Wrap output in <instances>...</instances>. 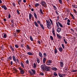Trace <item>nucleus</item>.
<instances>
[{
    "mask_svg": "<svg viewBox=\"0 0 77 77\" xmlns=\"http://www.w3.org/2000/svg\"><path fill=\"white\" fill-rule=\"evenodd\" d=\"M12 57H13V60H14V62H16L17 60H16V57H15V56L14 55Z\"/></svg>",
    "mask_w": 77,
    "mask_h": 77,
    "instance_id": "ddd939ff",
    "label": "nucleus"
},
{
    "mask_svg": "<svg viewBox=\"0 0 77 77\" xmlns=\"http://www.w3.org/2000/svg\"><path fill=\"white\" fill-rule=\"evenodd\" d=\"M45 62H46V58H44L43 59V63H45Z\"/></svg>",
    "mask_w": 77,
    "mask_h": 77,
    "instance_id": "2f4dec72",
    "label": "nucleus"
},
{
    "mask_svg": "<svg viewBox=\"0 0 77 77\" xmlns=\"http://www.w3.org/2000/svg\"><path fill=\"white\" fill-rule=\"evenodd\" d=\"M58 23L61 27H63V25L59 22H58Z\"/></svg>",
    "mask_w": 77,
    "mask_h": 77,
    "instance_id": "aec40b11",
    "label": "nucleus"
},
{
    "mask_svg": "<svg viewBox=\"0 0 77 77\" xmlns=\"http://www.w3.org/2000/svg\"><path fill=\"white\" fill-rule=\"evenodd\" d=\"M19 69L20 70V72L21 74H23L24 73V70L23 69V68L21 67H20L19 68Z\"/></svg>",
    "mask_w": 77,
    "mask_h": 77,
    "instance_id": "7ed1b4c3",
    "label": "nucleus"
},
{
    "mask_svg": "<svg viewBox=\"0 0 77 77\" xmlns=\"http://www.w3.org/2000/svg\"><path fill=\"white\" fill-rule=\"evenodd\" d=\"M64 41L66 44H67L68 43V42H67L66 41V40L65 39H64Z\"/></svg>",
    "mask_w": 77,
    "mask_h": 77,
    "instance_id": "58836bf2",
    "label": "nucleus"
},
{
    "mask_svg": "<svg viewBox=\"0 0 77 77\" xmlns=\"http://www.w3.org/2000/svg\"><path fill=\"white\" fill-rule=\"evenodd\" d=\"M67 24L68 26H70V22H67Z\"/></svg>",
    "mask_w": 77,
    "mask_h": 77,
    "instance_id": "5fc2aeb1",
    "label": "nucleus"
},
{
    "mask_svg": "<svg viewBox=\"0 0 77 77\" xmlns=\"http://www.w3.org/2000/svg\"><path fill=\"white\" fill-rule=\"evenodd\" d=\"M62 46L63 49H65V46H64V45L63 44H62Z\"/></svg>",
    "mask_w": 77,
    "mask_h": 77,
    "instance_id": "a18cd8bd",
    "label": "nucleus"
},
{
    "mask_svg": "<svg viewBox=\"0 0 77 77\" xmlns=\"http://www.w3.org/2000/svg\"><path fill=\"white\" fill-rule=\"evenodd\" d=\"M10 64L12 65L13 64V62L12 61H11Z\"/></svg>",
    "mask_w": 77,
    "mask_h": 77,
    "instance_id": "69168bd1",
    "label": "nucleus"
},
{
    "mask_svg": "<svg viewBox=\"0 0 77 77\" xmlns=\"http://www.w3.org/2000/svg\"><path fill=\"white\" fill-rule=\"evenodd\" d=\"M20 47L21 48H23V47H24V45L23 44H21L20 45Z\"/></svg>",
    "mask_w": 77,
    "mask_h": 77,
    "instance_id": "3c124183",
    "label": "nucleus"
},
{
    "mask_svg": "<svg viewBox=\"0 0 77 77\" xmlns=\"http://www.w3.org/2000/svg\"><path fill=\"white\" fill-rule=\"evenodd\" d=\"M34 24L35 26H36V27H38V24L37 22H36L35 21L34 22Z\"/></svg>",
    "mask_w": 77,
    "mask_h": 77,
    "instance_id": "412c9836",
    "label": "nucleus"
},
{
    "mask_svg": "<svg viewBox=\"0 0 77 77\" xmlns=\"http://www.w3.org/2000/svg\"><path fill=\"white\" fill-rule=\"evenodd\" d=\"M37 42L38 43V44H41V42H40V41H39V40H38L37 41Z\"/></svg>",
    "mask_w": 77,
    "mask_h": 77,
    "instance_id": "de8ad7c7",
    "label": "nucleus"
},
{
    "mask_svg": "<svg viewBox=\"0 0 77 77\" xmlns=\"http://www.w3.org/2000/svg\"><path fill=\"white\" fill-rule=\"evenodd\" d=\"M67 22H68V23H70L71 22V20H70L68 19L67 20Z\"/></svg>",
    "mask_w": 77,
    "mask_h": 77,
    "instance_id": "13d9d810",
    "label": "nucleus"
},
{
    "mask_svg": "<svg viewBox=\"0 0 77 77\" xmlns=\"http://www.w3.org/2000/svg\"><path fill=\"white\" fill-rule=\"evenodd\" d=\"M72 17V18L73 20H75V17H74V15Z\"/></svg>",
    "mask_w": 77,
    "mask_h": 77,
    "instance_id": "680f3d73",
    "label": "nucleus"
},
{
    "mask_svg": "<svg viewBox=\"0 0 77 77\" xmlns=\"http://www.w3.org/2000/svg\"><path fill=\"white\" fill-rule=\"evenodd\" d=\"M52 33L54 36H56V34L55 33V30L54 29V28L52 29Z\"/></svg>",
    "mask_w": 77,
    "mask_h": 77,
    "instance_id": "0eeeda50",
    "label": "nucleus"
},
{
    "mask_svg": "<svg viewBox=\"0 0 77 77\" xmlns=\"http://www.w3.org/2000/svg\"><path fill=\"white\" fill-rule=\"evenodd\" d=\"M40 12L41 14L42 15H43L44 14V13H43V11H42V10L41 9H40Z\"/></svg>",
    "mask_w": 77,
    "mask_h": 77,
    "instance_id": "5701e85b",
    "label": "nucleus"
},
{
    "mask_svg": "<svg viewBox=\"0 0 77 77\" xmlns=\"http://www.w3.org/2000/svg\"><path fill=\"white\" fill-rule=\"evenodd\" d=\"M37 23H38V24H41V21L39 20H38L37 21Z\"/></svg>",
    "mask_w": 77,
    "mask_h": 77,
    "instance_id": "49530a36",
    "label": "nucleus"
},
{
    "mask_svg": "<svg viewBox=\"0 0 77 77\" xmlns=\"http://www.w3.org/2000/svg\"><path fill=\"white\" fill-rule=\"evenodd\" d=\"M32 18H33V15L32 14L29 13V20H30V19Z\"/></svg>",
    "mask_w": 77,
    "mask_h": 77,
    "instance_id": "423d86ee",
    "label": "nucleus"
},
{
    "mask_svg": "<svg viewBox=\"0 0 77 77\" xmlns=\"http://www.w3.org/2000/svg\"><path fill=\"white\" fill-rule=\"evenodd\" d=\"M11 23H12V24H14V20H11Z\"/></svg>",
    "mask_w": 77,
    "mask_h": 77,
    "instance_id": "4d7b16f0",
    "label": "nucleus"
},
{
    "mask_svg": "<svg viewBox=\"0 0 77 77\" xmlns=\"http://www.w3.org/2000/svg\"><path fill=\"white\" fill-rule=\"evenodd\" d=\"M41 3L42 5L43 6H44V7H45L46 6H47V4H46V3L43 1H41Z\"/></svg>",
    "mask_w": 77,
    "mask_h": 77,
    "instance_id": "f03ea898",
    "label": "nucleus"
},
{
    "mask_svg": "<svg viewBox=\"0 0 77 77\" xmlns=\"http://www.w3.org/2000/svg\"><path fill=\"white\" fill-rule=\"evenodd\" d=\"M57 36L58 39H61L62 38V36L61 35H59V34H57Z\"/></svg>",
    "mask_w": 77,
    "mask_h": 77,
    "instance_id": "6e6552de",
    "label": "nucleus"
},
{
    "mask_svg": "<svg viewBox=\"0 0 77 77\" xmlns=\"http://www.w3.org/2000/svg\"><path fill=\"white\" fill-rule=\"evenodd\" d=\"M23 2H24V3H26V0H23Z\"/></svg>",
    "mask_w": 77,
    "mask_h": 77,
    "instance_id": "338daca9",
    "label": "nucleus"
},
{
    "mask_svg": "<svg viewBox=\"0 0 77 77\" xmlns=\"http://www.w3.org/2000/svg\"><path fill=\"white\" fill-rule=\"evenodd\" d=\"M54 75L55 76H57V74L56 72L54 73Z\"/></svg>",
    "mask_w": 77,
    "mask_h": 77,
    "instance_id": "37998d69",
    "label": "nucleus"
},
{
    "mask_svg": "<svg viewBox=\"0 0 77 77\" xmlns=\"http://www.w3.org/2000/svg\"><path fill=\"white\" fill-rule=\"evenodd\" d=\"M26 63L28 64L29 63V60H26Z\"/></svg>",
    "mask_w": 77,
    "mask_h": 77,
    "instance_id": "0e129e2a",
    "label": "nucleus"
},
{
    "mask_svg": "<svg viewBox=\"0 0 77 77\" xmlns=\"http://www.w3.org/2000/svg\"><path fill=\"white\" fill-rule=\"evenodd\" d=\"M47 63H51V60H49L47 62Z\"/></svg>",
    "mask_w": 77,
    "mask_h": 77,
    "instance_id": "79ce46f5",
    "label": "nucleus"
},
{
    "mask_svg": "<svg viewBox=\"0 0 77 77\" xmlns=\"http://www.w3.org/2000/svg\"><path fill=\"white\" fill-rule=\"evenodd\" d=\"M35 8H38V6H39V5H40V4L39 3H36L35 5Z\"/></svg>",
    "mask_w": 77,
    "mask_h": 77,
    "instance_id": "9b49d317",
    "label": "nucleus"
},
{
    "mask_svg": "<svg viewBox=\"0 0 77 77\" xmlns=\"http://www.w3.org/2000/svg\"><path fill=\"white\" fill-rule=\"evenodd\" d=\"M12 5L13 6L15 7V4L14 3H13L12 4Z\"/></svg>",
    "mask_w": 77,
    "mask_h": 77,
    "instance_id": "bf43d9fd",
    "label": "nucleus"
},
{
    "mask_svg": "<svg viewBox=\"0 0 77 77\" xmlns=\"http://www.w3.org/2000/svg\"><path fill=\"white\" fill-rule=\"evenodd\" d=\"M70 15H71V16L72 17V16H73L74 15H73V14H72V13H70Z\"/></svg>",
    "mask_w": 77,
    "mask_h": 77,
    "instance_id": "052dcab7",
    "label": "nucleus"
},
{
    "mask_svg": "<svg viewBox=\"0 0 77 77\" xmlns=\"http://www.w3.org/2000/svg\"><path fill=\"white\" fill-rule=\"evenodd\" d=\"M73 11H74V12H75V14H76V13H77V11H76V10H75V9H74L73 10Z\"/></svg>",
    "mask_w": 77,
    "mask_h": 77,
    "instance_id": "603ef678",
    "label": "nucleus"
},
{
    "mask_svg": "<svg viewBox=\"0 0 77 77\" xmlns=\"http://www.w3.org/2000/svg\"><path fill=\"white\" fill-rule=\"evenodd\" d=\"M52 69L53 70H54V71H57V69L56 67H53Z\"/></svg>",
    "mask_w": 77,
    "mask_h": 77,
    "instance_id": "c85d7f7f",
    "label": "nucleus"
},
{
    "mask_svg": "<svg viewBox=\"0 0 77 77\" xmlns=\"http://www.w3.org/2000/svg\"><path fill=\"white\" fill-rule=\"evenodd\" d=\"M40 26L41 27H42V28L43 29V30L44 29V26L42 24L40 23Z\"/></svg>",
    "mask_w": 77,
    "mask_h": 77,
    "instance_id": "b1692460",
    "label": "nucleus"
},
{
    "mask_svg": "<svg viewBox=\"0 0 77 77\" xmlns=\"http://www.w3.org/2000/svg\"><path fill=\"white\" fill-rule=\"evenodd\" d=\"M62 76H65V74H62Z\"/></svg>",
    "mask_w": 77,
    "mask_h": 77,
    "instance_id": "774afa93",
    "label": "nucleus"
},
{
    "mask_svg": "<svg viewBox=\"0 0 77 77\" xmlns=\"http://www.w3.org/2000/svg\"><path fill=\"white\" fill-rule=\"evenodd\" d=\"M57 32L59 33L61 31V29L60 28H58L57 29Z\"/></svg>",
    "mask_w": 77,
    "mask_h": 77,
    "instance_id": "dca6fc26",
    "label": "nucleus"
},
{
    "mask_svg": "<svg viewBox=\"0 0 77 77\" xmlns=\"http://www.w3.org/2000/svg\"><path fill=\"white\" fill-rule=\"evenodd\" d=\"M49 20L51 22V23L52 24V25L53 26V21L51 20V19H49Z\"/></svg>",
    "mask_w": 77,
    "mask_h": 77,
    "instance_id": "e433bc0d",
    "label": "nucleus"
},
{
    "mask_svg": "<svg viewBox=\"0 0 77 77\" xmlns=\"http://www.w3.org/2000/svg\"><path fill=\"white\" fill-rule=\"evenodd\" d=\"M31 48H30V47L29 46V45H26V50H31Z\"/></svg>",
    "mask_w": 77,
    "mask_h": 77,
    "instance_id": "f8f14e48",
    "label": "nucleus"
},
{
    "mask_svg": "<svg viewBox=\"0 0 77 77\" xmlns=\"http://www.w3.org/2000/svg\"><path fill=\"white\" fill-rule=\"evenodd\" d=\"M15 47L16 48H19V46L17 45H15Z\"/></svg>",
    "mask_w": 77,
    "mask_h": 77,
    "instance_id": "a19ab883",
    "label": "nucleus"
},
{
    "mask_svg": "<svg viewBox=\"0 0 77 77\" xmlns=\"http://www.w3.org/2000/svg\"><path fill=\"white\" fill-rule=\"evenodd\" d=\"M52 6L53 7V8L55 10H57V8H56V7H55V6L53 5Z\"/></svg>",
    "mask_w": 77,
    "mask_h": 77,
    "instance_id": "c9c22d12",
    "label": "nucleus"
},
{
    "mask_svg": "<svg viewBox=\"0 0 77 77\" xmlns=\"http://www.w3.org/2000/svg\"><path fill=\"white\" fill-rule=\"evenodd\" d=\"M7 37V35L6 34H5L4 35V38H6Z\"/></svg>",
    "mask_w": 77,
    "mask_h": 77,
    "instance_id": "ea45409f",
    "label": "nucleus"
},
{
    "mask_svg": "<svg viewBox=\"0 0 77 77\" xmlns=\"http://www.w3.org/2000/svg\"><path fill=\"white\" fill-rule=\"evenodd\" d=\"M30 39L31 41H33V39L32 36H30Z\"/></svg>",
    "mask_w": 77,
    "mask_h": 77,
    "instance_id": "72a5a7b5",
    "label": "nucleus"
},
{
    "mask_svg": "<svg viewBox=\"0 0 77 77\" xmlns=\"http://www.w3.org/2000/svg\"><path fill=\"white\" fill-rule=\"evenodd\" d=\"M10 47L11 48L12 50L13 51H14V48L12 47V46L10 45Z\"/></svg>",
    "mask_w": 77,
    "mask_h": 77,
    "instance_id": "f704fd0d",
    "label": "nucleus"
},
{
    "mask_svg": "<svg viewBox=\"0 0 77 77\" xmlns=\"http://www.w3.org/2000/svg\"><path fill=\"white\" fill-rule=\"evenodd\" d=\"M77 70H74L72 71V72H77Z\"/></svg>",
    "mask_w": 77,
    "mask_h": 77,
    "instance_id": "8fccbe9b",
    "label": "nucleus"
},
{
    "mask_svg": "<svg viewBox=\"0 0 77 77\" xmlns=\"http://www.w3.org/2000/svg\"><path fill=\"white\" fill-rule=\"evenodd\" d=\"M55 12H56V13L57 15H59V13H58V12H57V11H55Z\"/></svg>",
    "mask_w": 77,
    "mask_h": 77,
    "instance_id": "e2e57ef3",
    "label": "nucleus"
},
{
    "mask_svg": "<svg viewBox=\"0 0 77 77\" xmlns=\"http://www.w3.org/2000/svg\"><path fill=\"white\" fill-rule=\"evenodd\" d=\"M36 67H37L36 64V63H34V66H33V68H36Z\"/></svg>",
    "mask_w": 77,
    "mask_h": 77,
    "instance_id": "473e14b6",
    "label": "nucleus"
},
{
    "mask_svg": "<svg viewBox=\"0 0 77 77\" xmlns=\"http://www.w3.org/2000/svg\"><path fill=\"white\" fill-rule=\"evenodd\" d=\"M72 6L74 8H77V5L75 4H73L72 5Z\"/></svg>",
    "mask_w": 77,
    "mask_h": 77,
    "instance_id": "a211bd4d",
    "label": "nucleus"
},
{
    "mask_svg": "<svg viewBox=\"0 0 77 77\" xmlns=\"http://www.w3.org/2000/svg\"><path fill=\"white\" fill-rule=\"evenodd\" d=\"M59 23H58V22L57 23H56V24L57 25V27H59Z\"/></svg>",
    "mask_w": 77,
    "mask_h": 77,
    "instance_id": "c03bdc74",
    "label": "nucleus"
},
{
    "mask_svg": "<svg viewBox=\"0 0 77 77\" xmlns=\"http://www.w3.org/2000/svg\"><path fill=\"white\" fill-rule=\"evenodd\" d=\"M36 60H37V62L38 63L40 62V60L38 58H36Z\"/></svg>",
    "mask_w": 77,
    "mask_h": 77,
    "instance_id": "bb28decb",
    "label": "nucleus"
},
{
    "mask_svg": "<svg viewBox=\"0 0 77 77\" xmlns=\"http://www.w3.org/2000/svg\"><path fill=\"white\" fill-rule=\"evenodd\" d=\"M59 50L60 52H62L63 51V49L62 47H60L59 48Z\"/></svg>",
    "mask_w": 77,
    "mask_h": 77,
    "instance_id": "2eb2a0df",
    "label": "nucleus"
},
{
    "mask_svg": "<svg viewBox=\"0 0 77 77\" xmlns=\"http://www.w3.org/2000/svg\"><path fill=\"white\" fill-rule=\"evenodd\" d=\"M34 16L35 18L36 19H38V17H37V15H36V13H34Z\"/></svg>",
    "mask_w": 77,
    "mask_h": 77,
    "instance_id": "393cba45",
    "label": "nucleus"
},
{
    "mask_svg": "<svg viewBox=\"0 0 77 77\" xmlns=\"http://www.w3.org/2000/svg\"><path fill=\"white\" fill-rule=\"evenodd\" d=\"M17 12L18 14V15H20V11H19V10H17Z\"/></svg>",
    "mask_w": 77,
    "mask_h": 77,
    "instance_id": "09e8293b",
    "label": "nucleus"
},
{
    "mask_svg": "<svg viewBox=\"0 0 77 77\" xmlns=\"http://www.w3.org/2000/svg\"><path fill=\"white\" fill-rule=\"evenodd\" d=\"M8 61H9L12 59V57H9L8 58Z\"/></svg>",
    "mask_w": 77,
    "mask_h": 77,
    "instance_id": "cd10ccee",
    "label": "nucleus"
},
{
    "mask_svg": "<svg viewBox=\"0 0 77 77\" xmlns=\"http://www.w3.org/2000/svg\"><path fill=\"white\" fill-rule=\"evenodd\" d=\"M39 56L40 57L42 58V57H43V56H42V53H41V52H39Z\"/></svg>",
    "mask_w": 77,
    "mask_h": 77,
    "instance_id": "4468645a",
    "label": "nucleus"
},
{
    "mask_svg": "<svg viewBox=\"0 0 77 77\" xmlns=\"http://www.w3.org/2000/svg\"><path fill=\"white\" fill-rule=\"evenodd\" d=\"M60 67L61 68H63V62H60Z\"/></svg>",
    "mask_w": 77,
    "mask_h": 77,
    "instance_id": "1a4fd4ad",
    "label": "nucleus"
},
{
    "mask_svg": "<svg viewBox=\"0 0 77 77\" xmlns=\"http://www.w3.org/2000/svg\"><path fill=\"white\" fill-rule=\"evenodd\" d=\"M16 32L17 33H20L21 32V30L20 29H17Z\"/></svg>",
    "mask_w": 77,
    "mask_h": 77,
    "instance_id": "4c0bfd02",
    "label": "nucleus"
},
{
    "mask_svg": "<svg viewBox=\"0 0 77 77\" xmlns=\"http://www.w3.org/2000/svg\"><path fill=\"white\" fill-rule=\"evenodd\" d=\"M31 70L32 71L33 74H35V73H36V71H35V70L33 69H31Z\"/></svg>",
    "mask_w": 77,
    "mask_h": 77,
    "instance_id": "4be33fe9",
    "label": "nucleus"
},
{
    "mask_svg": "<svg viewBox=\"0 0 77 77\" xmlns=\"http://www.w3.org/2000/svg\"><path fill=\"white\" fill-rule=\"evenodd\" d=\"M45 66L44 65H42L41 66V68L42 69L43 71H45Z\"/></svg>",
    "mask_w": 77,
    "mask_h": 77,
    "instance_id": "20e7f679",
    "label": "nucleus"
},
{
    "mask_svg": "<svg viewBox=\"0 0 77 77\" xmlns=\"http://www.w3.org/2000/svg\"><path fill=\"white\" fill-rule=\"evenodd\" d=\"M46 23L47 27L48 29H50V26H51V23H50V22L49 20H46Z\"/></svg>",
    "mask_w": 77,
    "mask_h": 77,
    "instance_id": "f257e3e1",
    "label": "nucleus"
},
{
    "mask_svg": "<svg viewBox=\"0 0 77 77\" xmlns=\"http://www.w3.org/2000/svg\"><path fill=\"white\" fill-rule=\"evenodd\" d=\"M21 66L23 68H24V64L22 62L20 63Z\"/></svg>",
    "mask_w": 77,
    "mask_h": 77,
    "instance_id": "f3484780",
    "label": "nucleus"
},
{
    "mask_svg": "<svg viewBox=\"0 0 77 77\" xmlns=\"http://www.w3.org/2000/svg\"><path fill=\"white\" fill-rule=\"evenodd\" d=\"M50 38L52 41H54V39L53 38V37L52 36H50Z\"/></svg>",
    "mask_w": 77,
    "mask_h": 77,
    "instance_id": "7c9ffc66",
    "label": "nucleus"
},
{
    "mask_svg": "<svg viewBox=\"0 0 77 77\" xmlns=\"http://www.w3.org/2000/svg\"><path fill=\"white\" fill-rule=\"evenodd\" d=\"M50 69L49 67L46 66L45 67V71H50Z\"/></svg>",
    "mask_w": 77,
    "mask_h": 77,
    "instance_id": "39448f33",
    "label": "nucleus"
},
{
    "mask_svg": "<svg viewBox=\"0 0 77 77\" xmlns=\"http://www.w3.org/2000/svg\"><path fill=\"white\" fill-rule=\"evenodd\" d=\"M44 56H45V57H47V54L46 53H45L44 54Z\"/></svg>",
    "mask_w": 77,
    "mask_h": 77,
    "instance_id": "864d4df0",
    "label": "nucleus"
},
{
    "mask_svg": "<svg viewBox=\"0 0 77 77\" xmlns=\"http://www.w3.org/2000/svg\"><path fill=\"white\" fill-rule=\"evenodd\" d=\"M54 52L55 54H56V53H57V48H55V50L54 51Z\"/></svg>",
    "mask_w": 77,
    "mask_h": 77,
    "instance_id": "c756f323",
    "label": "nucleus"
},
{
    "mask_svg": "<svg viewBox=\"0 0 77 77\" xmlns=\"http://www.w3.org/2000/svg\"><path fill=\"white\" fill-rule=\"evenodd\" d=\"M59 2H60V4H62V0H59Z\"/></svg>",
    "mask_w": 77,
    "mask_h": 77,
    "instance_id": "6e6d98bb",
    "label": "nucleus"
},
{
    "mask_svg": "<svg viewBox=\"0 0 77 77\" xmlns=\"http://www.w3.org/2000/svg\"><path fill=\"white\" fill-rule=\"evenodd\" d=\"M58 75L60 77H63V76H62V74L60 73H58Z\"/></svg>",
    "mask_w": 77,
    "mask_h": 77,
    "instance_id": "a878e982",
    "label": "nucleus"
},
{
    "mask_svg": "<svg viewBox=\"0 0 77 77\" xmlns=\"http://www.w3.org/2000/svg\"><path fill=\"white\" fill-rule=\"evenodd\" d=\"M2 8H4V10H5V11H6L7 10V7H6V6L5 5H2Z\"/></svg>",
    "mask_w": 77,
    "mask_h": 77,
    "instance_id": "9d476101",
    "label": "nucleus"
},
{
    "mask_svg": "<svg viewBox=\"0 0 77 77\" xmlns=\"http://www.w3.org/2000/svg\"><path fill=\"white\" fill-rule=\"evenodd\" d=\"M27 54L28 55H29L30 56H32L33 54L30 52H28L27 53Z\"/></svg>",
    "mask_w": 77,
    "mask_h": 77,
    "instance_id": "6ab92c4d",
    "label": "nucleus"
}]
</instances>
